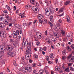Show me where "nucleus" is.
Returning a JSON list of instances; mask_svg holds the SVG:
<instances>
[{"instance_id":"obj_1","label":"nucleus","mask_w":74,"mask_h":74,"mask_svg":"<svg viewBox=\"0 0 74 74\" xmlns=\"http://www.w3.org/2000/svg\"><path fill=\"white\" fill-rule=\"evenodd\" d=\"M6 18L7 19H5L3 21V22L5 25H8L10 23L9 22H10V20H11V17H10L8 16H7L6 17Z\"/></svg>"},{"instance_id":"obj_2","label":"nucleus","mask_w":74,"mask_h":74,"mask_svg":"<svg viewBox=\"0 0 74 74\" xmlns=\"http://www.w3.org/2000/svg\"><path fill=\"white\" fill-rule=\"evenodd\" d=\"M31 46H29L27 47L26 52H27V53L26 54V55H29L31 56V52L32 51H31Z\"/></svg>"},{"instance_id":"obj_3","label":"nucleus","mask_w":74,"mask_h":74,"mask_svg":"<svg viewBox=\"0 0 74 74\" xmlns=\"http://www.w3.org/2000/svg\"><path fill=\"white\" fill-rule=\"evenodd\" d=\"M73 54H71L68 57L67 59L69 60V62L72 63L74 60V57L72 56Z\"/></svg>"},{"instance_id":"obj_4","label":"nucleus","mask_w":74,"mask_h":74,"mask_svg":"<svg viewBox=\"0 0 74 74\" xmlns=\"http://www.w3.org/2000/svg\"><path fill=\"white\" fill-rule=\"evenodd\" d=\"M16 32L15 31H13V34L12 35L13 36L14 38H16L17 37V36L16 35Z\"/></svg>"},{"instance_id":"obj_5","label":"nucleus","mask_w":74,"mask_h":74,"mask_svg":"<svg viewBox=\"0 0 74 74\" xmlns=\"http://www.w3.org/2000/svg\"><path fill=\"white\" fill-rule=\"evenodd\" d=\"M26 43H27V41H25L24 42V40H23V41L22 42V45L23 47H25V45H26Z\"/></svg>"},{"instance_id":"obj_6","label":"nucleus","mask_w":74,"mask_h":74,"mask_svg":"<svg viewBox=\"0 0 74 74\" xmlns=\"http://www.w3.org/2000/svg\"><path fill=\"white\" fill-rule=\"evenodd\" d=\"M8 49H9L10 51H12L13 49V47L12 46H10L8 47Z\"/></svg>"},{"instance_id":"obj_7","label":"nucleus","mask_w":74,"mask_h":74,"mask_svg":"<svg viewBox=\"0 0 74 74\" xmlns=\"http://www.w3.org/2000/svg\"><path fill=\"white\" fill-rule=\"evenodd\" d=\"M31 23H32L29 22V23H27V24L23 23V25L24 26H27H27H29V25H30V24H31Z\"/></svg>"},{"instance_id":"obj_8","label":"nucleus","mask_w":74,"mask_h":74,"mask_svg":"<svg viewBox=\"0 0 74 74\" xmlns=\"http://www.w3.org/2000/svg\"><path fill=\"white\" fill-rule=\"evenodd\" d=\"M25 73H27L29 71V66H27L26 67H25Z\"/></svg>"},{"instance_id":"obj_9","label":"nucleus","mask_w":74,"mask_h":74,"mask_svg":"<svg viewBox=\"0 0 74 74\" xmlns=\"http://www.w3.org/2000/svg\"><path fill=\"white\" fill-rule=\"evenodd\" d=\"M42 22L44 24H46L47 23V20H46L45 19H43L42 20Z\"/></svg>"},{"instance_id":"obj_10","label":"nucleus","mask_w":74,"mask_h":74,"mask_svg":"<svg viewBox=\"0 0 74 74\" xmlns=\"http://www.w3.org/2000/svg\"><path fill=\"white\" fill-rule=\"evenodd\" d=\"M54 36L55 37H56V38H59V34L58 33L55 34Z\"/></svg>"},{"instance_id":"obj_11","label":"nucleus","mask_w":74,"mask_h":74,"mask_svg":"<svg viewBox=\"0 0 74 74\" xmlns=\"http://www.w3.org/2000/svg\"><path fill=\"white\" fill-rule=\"evenodd\" d=\"M38 16V19H41L42 18V15L41 14H39Z\"/></svg>"},{"instance_id":"obj_12","label":"nucleus","mask_w":74,"mask_h":74,"mask_svg":"<svg viewBox=\"0 0 74 74\" xmlns=\"http://www.w3.org/2000/svg\"><path fill=\"white\" fill-rule=\"evenodd\" d=\"M66 18L67 19V22H70V17L69 16H67L66 17Z\"/></svg>"},{"instance_id":"obj_13","label":"nucleus","mask_w":74,"mask_h":74,"mask_svg":"<svg viewBox=\"0 0 74 74\" xmlns=\"http://www.w3.org/2000/svg\"><path fill=\"white\" fill-rule=\"evenodd\" d=\"M46 41L47 42H49V43H51V40L48 38H47L46 39Z\"/></svg>"},{"instance_id":"obj_14","label":"nucleus","mask_w":74,"mask_h":74,"mask_svg":"<svg viewBox=\"0 0 74 74\" xmlns=\"http://www.w3.org/2000/svg\"><path fill=\"white\" fill-rule=\"evenodd\" d=\"M43 73H44V70L42 69L40 70L39 72V74H42Z\"/></svg>"},{"instance_id":"obj_15","label":"nucleus","mask_w":74,"mask_h":74,"mask_svg":"<svg viewBox=\"0 0 74 74\" xmlns=\"http://www.w3.org/2000/svg\"><path fill=\"white\" fill-rule=\"evenodd\" d=\"M64 70L65 71H66L67 73L69 72L70 71V69H69V67L66 68V69H65Z\"/></svg>"},{"instance_id":"obj_16","label":"nucleus","mask_w":74,"mask_h":74,"mask_svg":"<svg viewBox=\"0 0 74 74\" xmlns=\"http://www.w3.org/2000/svg\"><path fill=\"white\" fill-rule=\"evenodd\" d=\"M0 27L3 28L4 27V23H0Z\"/></svg>"},{"instance_id":"obj_17","label":"nucleus","mask_w":74,"mask_h":74,"mask_svg":"<svg viewBox=\"0 0 74 74\" xmlns=\"http://www.w3.org/2000/svg\"><path fill=\"white\" fill-rule=\"evenodd\" d=\"M53 16L51 15L50 16L49 18L50 19V21L51 22H52L53 21H52V19H53Z\"/></svg>"},{"instance_id":"obj_18","label":"nucleus","mask_w":74,"mask_h":74,"mask_svg":"<svg viewBox=\"0 0 74 74\" xmlns=\"http://www.w3.org/2000/svg\"><path fill=\"white\" fill-rule=\"evenodd\" d=\"M6 8H8V9L10 11H11V9H10V6H9L7 5L6 6Z\"/></svg>"},{"instance_id":"obj_19","label":"nucleus","mask_w":74,"mask_h":74,"mask_svg":"<svg viewBox=\"0 0 74 74\" xmlns=\"http://www.w3.org/2000/svg\"><path fill=\"white\" fill-rule=\"evenodd\" d=\"M67 49L68 51L69 52H71V49L70 48L69 46H68L67 47Z\"/></svg>"},{"instance_id":"obj_20","label":"nucleus","mask_w":74,"mask_h":74,"mask_svg":"<svg viewBox=\"0 0 74 74\" xmlns=\"http://www.w3.org/2000/svg\"><path fill=\"white\" fill-rule=\"evenodd\" d=\"M12 44L14 45V46H16V42H15V40H14V41H13L12 43Z\"/></svg>"},{"instance_id":"obj_21","label":"nucleus","mask_w":74,"mask_h":74,"mask_svg":"<svg viewBox=\"0 0 74 74\" xmlns=\"http://www.w3.org/2000/svg\"><path fill=\"white\" fill-rule=\"evenodd\" d=\"M1 34H2L3 36V35H4L5 34L4 32L2 31L1 32H0V36L1 37H2V36H1Z\"/></svg>"},{"instance_id":"obj_22","label":"nucleus","mask_w":74,"mask_h":74,"mask_svg":"<svg viewBox=\"0 0 74 74\" xmlns=\"http://www.w3.org/2000/svg\"><path fill=\"white\" fill-rule=\"evenodd\" d=\"M49 12V11L47 10L46 11V12H45V14L46 15H47V16H49V15H51V13H49V14H47V12Z\"/></svg>"},{"instance_id":"obj_23","label":"nucleus","mask_w":74,"mask_h":74,"mask_svg":"<svg viewBox=\"0 0 74 74\" xmlns=\"http://www.w3.org/2000/svg\"><path fill=\"white\" fill-rule=\"evenodd\" d=\"M48 23L49 25L50 26H51V27H53V24H52V23L50 22H48Z\"/></svg>"},{"instance_id":"obj_24","label":"nucleus","mask_w":74,"mask_h":74,"mask_svg":"<svg viewBox=\"0 0 74 74\" xmlns=\"http://www.w3.org/2000/svg\"><path fill=\"white\" fill-rule=\"evenodd\" d=\"M69 3H70V1H67L65 3L64 5H68Z\"/></svg>"},{"instance_id":"obj_25","label":"nucleus","mask_w":74,"mask_h":74,"mask_svg":"<svg viewBox=\"0 0 74 74\" xmlns=\"http://www.w3.org/2000/svg\"><path fill=\"white\" fill-rule=\"evenodd\" d=\"M60 12H63V8H61L59 10Z\"/></svg>"},{"instance_id":"obj_26","label":"nucleus","mask_w":74,"mask_h":74,"mask_svg":"<svg viewBox=\"0 0 74 74\" xmlns=\"http://www.w3.org/2000/svg\"><path fill=\"white\" fill-rule=\"evenodd\" d=\"M49 10L50 11V12L51 13V14H53L54 11L53 10L50 9Z\"/></svg>"},{"instance_id":"obj_27","label":"nucleus","mask_w":74,"mask_h":74,"mask_svg":"<svg viewBox=\"0 0 74 74\" xmlns=\"http://www.w3.org/2000/svg\"><path fill=\"white\" fill-rule=\"evenodd\" d=\"M25 13L24 12L23 14H22L21 15H20V16H21V18H24L25 17Z\"/></svg>"},{"instance_id":"obj_28","label":"nucleus","mask_w":74,"mask_h":74,"mask_svg":"<svg viewBox=\"0 0 74 74\" xmlns=\"http://www.w3.org/2000/svg\"><path fill=\"white\" fill-rule=\"evenodd\" d=\"M53 28L55 30H57V27L56 26H53Z\"/></svg>"},{"instance_id":"obj_29","label":"nucleus","mask_w":74,"mask_h":74,"mask_svg":"<svg viewBox=\"0 0 74 74\" xmlns=\"http://www.w3.org/2000/svg\"><path fill=\"white\" fill-rule=\"evenodd\" d=\"M12 52H10L7 53L8 55L9 56H12Z\"/></svg>"},{"instance_id":"obj_30","label":"nucleus","mask_w":74,"mask_h":74,"mask_svg":"<svg viewBox=\"0 0 74 74\" xmlns=\"http://www.w3.org/2000/svg\"><path fill=\"white\" fill-rule=\"evenodd\" d=\"M16 27L18 29H20V28H21V26H20V25L19 24H17Z\"/></svg>"},{"instance_id":"obj_31","label":"nucleus","mask_w":74,"mask_h":74,"mask_svg":"<svg viewBox=\"0 0 74 74\" xmlns=\"http://www.w3.org/2000/svg\"><path fill=\"white\" fill-rule=\"evenodd\" d=\"M46 57H47V61H49V56H46Z\"/></svg>"},{"instance_id":"obj_32","label":"nucleus","mask_w":74,"mask_h":74,"mask_svg":"<svg viewBox=\"0 0 74 74\" xmlns=\"http://www.w3.org/2000/svg\"><path fill=\"white\" fill-rule=\"evenodd\" d=\"M70 70H71V71H74V68L71 67H70Z\"/></svg>"},{"instance_id":"obj_33","label":"nucleus","mask_w":74,"mask_h":74,"mask_svg":"<svg viewBox=\"0 0 74 74\" xmlns=\"http://www.w3.org/2000/svg\"><path fill=\"white\" fill-rule=\"evenodd\" d=\"M53 53H51L50 54V58H52V56H53Z\"/></svg>"},{"instance_id":"obj_34","label":"nucleus","mask_w":74,"mask_h":74,"mask_svg":"<svg viewBox=\"0 0 74 74\" xmlns=\"http://www.w3.org/2000/svg\"><path fill=\"white\" fill-rule=\"evenodd\" d=\"M66 51L65 50H63L62 52V53L63 55H65L66 53Z\"/></svg>"},{"instance_id":"obj_35","label":"nucleus","mask_w":74,"mask_h":74,"mask_svg":"<svg viewBox=\"0 0 74 74\" xmlns=\"http://www.w3.org/2000/svg\"><path fill=\"white\" fill-rule=\"evenodd\" d=\"M14 65L15 67H17V65H16V61H14Z\"/></svg>"},{"instance_id":"obj_36","label":"nucleus","mask_w":74,"mask_h":74,"mask_svg":"<svg viewBox=\"0 0 74 74\" xmlns=\"http://www.w3.org/2000/svg\"><path fill=\"white\" fill-rule=\"evenodd\" d=\"M10 41L11 42V43H12L13 41H15V40H13L12 39H10Z\"/></svg>"},{"instance_id":"obj_37","label":"nucleus","mask_w":74,"mask_h":74,"mask_svg":"<svg viewBox=\"0 0 74 74\" xmlns=\"http://www.w3.org/2000/svg\"><path fill=\"white\" fill-rule=\"evenodd\" d=\"M12 55H13V56L15 55V52H12Z\"/></svg>"},{"instance_id":"obj_38","label":"nucleus","mask_w":74,"mask_h":74,"mask_svg":"<svg viewBox=\"0 0 74 74\" xmlns=\"http://www.w3.org/2000/svg\"><path fill=\"white\" fill-rule=\"evenodd\" d=\"M35 5L37 7H38L39 6V5H38V3L37 2H36V4L35 3Z\"/></svg>"},{"instance_id":"obj_39","label":"nucleus","mask_w":74,"mask_h":74,"mask_svg":"<svg viewBox=\"0 0 74 74\" xmlns=\"http://www.w3.org/2000/svg\"><path fill=\"white\" fill-rule=\"evenodd\" d=\"M32 67H36V64L34 63L32 65Z\"/></svg>"},{"instance_id":"obj_40","label":"nucleus","mask_w":74,"mask_h":74,"mask_svg":"<svg viewBox=\"0 0 74 74\" xmlns=\"http://www.w3.org/2000/svg\"><path fill=\"white\" fill-rule=\"evenodd\" d=\"M40 44V42L39 41H38L36 42V45L38 46Z\"/></svg>"},{"instance_id":"obj_41","label":"nucleus","mask_w":74,"mask_h":74,"mask_svg":"<svg viewBox=\"0 0 74 74\" xmlns=\"http://www.w3.org/2000/svg\"><path fill=\"white\" fill-rule=\"evenodd\" d=\"M39 22L40 23H42V20L41 19H39Z\"/></svg>"},{"instance_id":"obj_42","label":"nucleus","mask_w":74,"mask_h":74,"mask_svg":"<svg viewBox=\"0 0 74 74\" xmlns=\"http://www.w3.org/2000/svg\"><path fill=\"white\" fill-rule=\"evenodd\" d=\"M56 70H56L57 71H59V67L58 66H56Z\"/></svg>"},{"instance_id":"obj_43","label":"nucleus","mask_w":74,"mask_h":74,"mask_svg":"<svg viewBox=\"0 0 74 74\" xmlns=\"http://www.w3.org/2000/svg\"><path fill=\"white\" fill-rule=\"evenodd\" d=\"M71 48H72L73 49H74V47H73V45H72L71 46Z\"/></svg>"},{"instance_id":"obj_44","label":"nucleus","mask_w":74,"mask_h":74,"mask_svg":"<svg viewBox=\"0 0 74 74\" xmlns=\"http://www.w3.org/2000/svg\"><path fill=\"white\" fill-rule=\"evenodd\" d=\"M43 50L44 51H46V50H47V47H44Z\"/></svg>"},{"instance_id":"obj_45","label":"nucleus","mask_w":74,"mask_h":74,"mask_svg":"<svg viewBox=\"0 0 74 74\" xmlns=\"http://www.w3.org/2000/svg\"><path fill=\"white\" fill-rule=\"evenodd\" d=\"M15 42H16V44H18V40L16 39V40H15Z\"/></svg>"},{"instance_id":"obj_46","label":"nucleus","mask_w":74,"mask_h":74,"mask_svg":"<svg viewBox=\"0 0 74 74\" xmlns=\"http://www.w3.org/2000/svg\"><path fill=\"white\" fill-rule=\"evenodd\" d=\"M71 64H72V63H70L68 64V66H71Z\"/></svg>"},{"instance_id":"obj_47","label":"nucleus","mask_w":74,"mask_h":74,"mask_svg":"<svg viewBox=\"0 0 74 74\" xmlns=\"http://www.w3.org/2000/svg\"><path fill=\"white\" fill-rule=\"evenodd\" d=\"M48 63H49V64H52L53 63L51 61H49L48 62Z\"/></svg>"},{"instance_id":"obj_48","label":"nucleus","mask_w":74,"mask_h":74,"mask_svg":"<svg viewBox=\"0 0 74 74\" xmlns=\"http://www.w3.org/2000/svg\"><path fill=\"white\" fill-rule=\"evenodd\" d=\"M29 63H32V62H33V61L31 59H29Z\"/></svg>"},{"instance_id":"obj_49","label":"nucleus","mask_w":74,"mask_h":74,"mask_svg":"<svg viewBox=\"0 0 74 74\" xmlns=\"http://www.w3.org/2000/svg\"><path fill=\"white\" fill-rule=\"evenodd\" d=\"M27 44L28 45H29V46H30V45H31V43L29 42L28 43H27Z\"/></svg>"},{"instance_id":"obj_50","label":"nucleus","mask_w":74,"mask_h":74,"mask_svg":"<svg viewBox=\"0 0 74 74\" xmlns=\"http://www.w3.org/2000/svg\"><path fill=\"white\" fill-rule=\"evenodd\" d=\"M33 56H34V58H37V56H36V55H33Z\"/></svg>"},{"instance_id":"obj_51","label":"nucleus","mask_w":74,"mask_h":74,"mask_svg":"<svg viewBox=\"0 0 74 74\" xmlns=\"http://www.w3.org/2000/svg\"><path fill=\"white\" fill-rule=\"evenodd\" d=\"M2 64H5V62L3 60H2Z\"/></svg>"},{"instance_id":"obj_52","label":"nucleus","mask_w":74,"mask_h":74,"mask_svg":"<svg viewBox=\"0 0 74 74\" xmlns=\"http://www.w3.org/2000/svg\"><path fill=\"white\" fill-rule=\"evenodd\" d=\"M53 42H56V38H55L54 39V40L53 41Z\"/></svg>"},{"instance_id":"obj_53","label":"nucleus","mask_w":74,"mask_h":74,"mask_svg":"<svg viewBox=\"0 0 74 74\" xmlns=\"http://www.w3.org/2000/svg\"><path fill=\"white\" fill-rule=\"evenodd\" d=\"M45 73H46V74H49V73L47 71H45Z\"/></svg>"},{"instance_id":"obj_54","label":"nucleus","mask_w":74,"mask_h":74,"mask_svg":"<svg viewBox=\"0 0 74 74\" xmlns=\"http://www.w3.org/2000/svg\"><path fill=\"white\" fill-rule=\"evenodd\" d=\"M43 50V49L42 48H40L39 49V51H42Z\"/></svg>"},{"instance_id":"obj_55","label":"nucleus","mask_w":74,"mask_h":74,"mask_svg":"<svg viewBox=\"0 0 74 74\" xmlns=\"http://www.w3.org/2000/svg\"><path fill=\"white\" fill-rule=\"evenodd\" d=\"M12 25V23H10L9 24V26H11Z\"/></svg>"},{"instance_id":"obj_56","label":"nucleus","mask_w":74,"mask_h":74,"mask_svg":"<svg viewBox=\"0 0 74 74\" xmlns=\"http://www.w3.org/2000/svg\"><path fill=\"white\" fill-rule=\"evenodd\" d=\"M64 43H62V47H64Z\"/></svg>"},{"instance_id":"obj_57","label":"nucleus","mask_w":74,"mask_h":74,"mask_svg":"<svg viewBox=\"0 0 74 74\" xmlns=\"http://www.w3.org/2000/svg\"><path fill=\"white\" fill-rule=\"evenodd\" d=\"M4 50H5V49H4L3 51L2 50L1 51V52L2 53H4Z\"/></svg>"},{"instance_id":"obj_58","label":"nucleus","mask_w":74,"mask_h":74,"mask_svg":"<svg viewBox=\"0 0 74 74\" xmlns=\"http://www.w3.org/2000/svg\"><path fill=\"white\" fill-rule=\"evenodd\" d=\"M14 9L15 10H16V6H14Z\"/></svg>"},{"instance_id":"obj_59","label":"nucleus","mask_w":74,"mask_h":74,"mask_svg":"<svg viewBox=\"0 0 74 74\" xmlns=\"http://www.w3.org/2000/svg\"><path fill=\"white\" fill-rule=\"evenodd\" d=\"M47 30H46L45 32V35L46 36H47Z\"/></svg>"},{"instance_id":"obj_60","label":"nucleus","mask_w":74,"mask_h":74,"mask_svg":"<svg viewBox=\"0 0 74 74\" xmlns=\"http://www.w3.org/2000/svg\"><path fill=\"white\" fill-rule=\"evenodd\" d=\"M63 69H61L60 71V73H62V72H63Z\"/></svg>"},{"instance_id":"obj_61","label":"nucleus","mask_w":74,"mask_h":74,"mask_svg":"<svg viewBox=\"0 0 74 74\" xmlns=\"http://www.w3.org/2000/svg\"><path fill=\"white\" fill-rule=\"evenodd\" d=\"M21 71L22 72H23V73H25V70H23V69H22Z\"/></svg>"},{"instance_id":"obj_62","label":"nucleus","mask_w":74,"mask_h":74,"mask_svg":"<svg viewBox=\"0 0 74 74\" xmlns=\"http://www.w3.org/2000/svg\"><path fill=\"white\" fill-rule=\"evenodd\" d=\"M3 12H4V13H5V14H6V13H7V11L4 10L3 11Z\"/></svg>"},{"instance_id":"obj_63","label":"nucleus","mask_w":74,"mask_h":74,"mask_svg":"<svg viewBox=\"0 0 74 74\" xmlns=\"http://www.w3.org/2000/svg\"><path fill=\"white\" fill-rule=\"evenodd\" d=\"M16 36H18V35H19V33H18V32H16Z\"/></svg>"},{"instance_id":"obj_64","label":"nucleus","mask_w":74,"mask_h":74,"mask_svg":"<svg viewBox=\"0 0 74 74\" xmlns=\"http://www.w3.org/2000/svg\"><path fill=\"white\" fill-rule=\"evenodd\" d=\"M51 74H54V72L53 71H51Z\"/></svg>"}]
</instances>
